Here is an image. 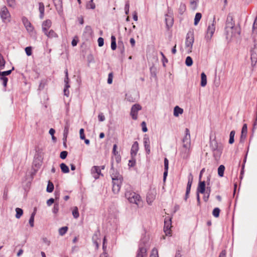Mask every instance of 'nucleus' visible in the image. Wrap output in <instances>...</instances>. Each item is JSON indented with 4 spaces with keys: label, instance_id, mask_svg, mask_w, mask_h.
<instances>
[{
    "label": "nucleus",
    "instance_id": "nucleus-1",
    "mask_svg": "<svg viewBox=\"0 0 257 257\" xmlns=\"http://www.w3.org/2000/svg\"><path fill=\"white\" fill-rule=\"evenodd\" d=\"M191 138L189 130L185 129V135L182 140V145L179 148V155L183 160L189 159L191 153Z\"/></svg>",
    "mask_w": 257,
    "mask_h": 257
},
{
    "label": "nucleus",
    "instance_id": "nucleus-2",
    "mask_svg": "<svg viewBox=\"0 0 257 257\" xmlns=\"http://www.w3.org/2000/svg\"><path fill=\"white\" fill-rule=\"evenodd\" d=\"M109 173L112 180V191L114 193H118L122 184L123 178L118 172L114 170L112 163Z\"/></svg>",
    "mask_w": 257,
    "mask_h": 257
},
{
    "label": "nucleus",
    "instance_id": "nucleus-3",
    "mask_svg": "<svg viewBox=\"0 0 257 257\" xmlns=\"http://www.w3.org/2000/svg\"><path fill=\"white\" fill-rule=\"evenodd\" d=\"M225 32H240V28L239 25H235L232 16L229 14L226 18Z\"/></svg>",
    "mask_w": 257,
    "mask_h": 257
},
{
    "label": "nucleus",
    "instance_id": "nucleus-4",
    "mask_svg": "<svg viewBox=\"0 0 257 257\" xmlns=\"http://www.w3.org/2000/svg\"><path fill=\"white\" fill-rule=\"evenodd\" d=\"M125 197L130 203H134L138 206L142 202L141 196L134 192L127 191L125 193Z\"/></svg>",
    "mask_w": 257,
    "mask_h": 257
},
{
    "label": "nucleus",
    "instance_id": "nucleus-5",
    "mask_svg": "<svg viewBox=\"0 0 257 257\" xmlns=\"http://www.w3.org/2000/svg\"><path fill=\"white\" fill-rule=\"evenodd\" d=\"M194 38L193 33H187L186 42H185V46L186 49H187L188 53H189L192 51V48L193 44L194 43Z\"/></svg>",
    "mask_w": 257,
    "mask_h": 257
},
{
    "label": "nucleus",
    "instance_id": "nucleus-6",
    "mask_svg": "<svg viewBox=\"0 0 257 257\" xmlns=\"http://www.w3.org/2000/svg\"><path fill=\"white\" fill-rule=\"evenodd\" d=\"M142 108L141 105L138 103H136L132 106L130 115L134 120L137 119L138 111L141 110Z\"/></svg>",
    "mask_w": 257,
    "mask_h": 257
},
{
    "label": "nucleus",
    "instance_id": "nucleus-7",
    "mask_svg": "<svg viewBox=\"0 0 257 257\" xmlns=\"http://www.w3.org/2000/svg\"><path fill=\"white\" fill-rule=\"evenodd\" d=\"M165 22L167 30L169 31L174 23L173 14L171 13H168L165 15Z\"/></svg>",
    "mask_w": 257,
    "mask_h": 257
},
{
    "label": "nucleus",
    "instance_id": "nucleus-8",
    "mask_svg": "<svg viewBox=\"0 0 257 257\" xmlns=\"http://www.w3.org/2000/svg\"><path fill=\"white\" fill-rule=\"evenodd\" d=\"M100 232L99 229L95 231L92 237V240L94 244L96 246V248L98 249L99 246V242L100 241Z\"/></svg>",
    "mask_w": 257,
    "mask_h": 257
},
{
    "label": "nucleus",
    "instance_id": "nucleus-9",
    "mask_svg": "<svg viewBox=\"0 0 257 257\" xmlns=\"http://www.w3.org/2000/svg\"><path fill=\"white\" fill-rule=\"evenodd\" d=\"M171 218L170 217H166L164 220V230L166 235L170 234V229L172 227Z\"/></svg>",
    "mask_w": 257,
    "mask_h": 257
},
{
    "label": "nucleus",
    "instance_id": "nucleus-10",
    "mask_svg": "<svg viewBox=\"0 0 257 257\" xmlns=\"http://www.w3.org/2000/svg\"><path fill=\"white\" fill-rule=\"evenodd\" d=\"M143 143L146 154L149 155L150 154V141L149 136L147 135H145L143 138Z\"/></svg>",
    "mask_w": 257,
    "mask_h": 257
},
{
    "label": "nucleus",
    "instance_id": "nucleus-11",
    "mask_svg": "<svg viewBox=\"0 0 257 257\" xmlns=\"http://www.w3.org/2000/svg\"><path fill=\"white\" fill-rule=\"evenodd\" d=\"M12 72V70H8L4 72H0V79L2 81V84L4 87H6L8 82V78L6 76L10 75Z\"/></svg>",
    "mask_w": 257,
    "mask_h": 257
},
{
    "label": "nucleus",
    "instance_id": "nucleus-12",
    "mask_svg": "<svg viewBox=\"0 0 257 257\" xmlns=\"http://www.w3.org/2000/svg\"><path fill=\"white\" fill-rule=\"evenodd\" d=\"M0 15L3 20H7L10 18V14L6 6H4L1 9Z\"/></svg>",
    "mask_w": 257,
    "mask_h": 257
},
{
    "label": "nucleus",
    "instance_id": "nucleus-13",
    "mask_svg": "<svg viewBox=\"0 0 257 257\" xmlns=\"http://www.w3.org/2000/svg\"><path fill=\"white\" fill-rule=\"evenodd\" d=\"M65 78L64 79V82L65 83V87H64L63 91H64V94L65 96L68 97L69 96V90H68V89L70 87V85L68 84L69 78H68L67 69H66L65 71Z\"/></svg>",
    "mask_w": 257,
    "mask_h": 257
},
{
    "label": "nucleus",
    "instance_id": "nucleus-14",
    "mask_svg": "<svg viewBox=\"0 0 257 257\" xmlns=\"http://www.w3.org/2000/svg\"><path fill=\"white\" fill-rule=\"evenodd\" d=\"M23 23L28 32H31L33 31V27L31 23L28 21V19L25 17L22 18Z\"/></svg>",
    "mask_w": 257,
    "mask_h": 257
},
{
    "label": "nucleus",
    "instance_id": "nucleus-15",
    "mask_svg": "<svg viewBox=\"0 0 257 257\" xmlns=\"http://www.w3.org/2000/svg\"><path fill=\"white\" fill-rule=\"evenodd\" d=\"M247 133V124L246 123H244L243 125V126H242V130H241V136H240V143H243L244 141H245Z\"/></svg>",
    "mask_w": 257,
    "mask_h": 257
},
{
    "label": "nucleus",
    "instance_id": "nucleus-16",
    "mask_svg": "<svg viewBox=\"0 0 257 257\" xmlns=\"http://www.w3.org/2000/svg\"><path fill=\"white\" fill-rule=\"evenodd\" d=\"M223 150V146L220 144L219 147L212 151L213 155L215 160L218 159L221 155Z\"/></svg>",
    "mask_w": 257,
    "mask_h": 257
},
{
    "label": "nucleus",
    "instance_id": "nucleus-17",
    "mask_svg": "<svg viewBox=\"0 0 257 257\" xmlns=\"http://www.w3.org/2000/svg\"><path fill=\"white\" fill-rule=\"evenodd\" d=\"M139 148V143L138 142H135L132 146L131 150V154L133 158L137 155Z\"/></svg>",
    "mask_w": 257,
    "mask_h": 257
},
{
    "label": "nucleus",
    "instance_id": "nucleus-18",
    "mask_svg": "<svg viewBox=\"0 0 257 257\" xmlns=\"http://www.w3.org/2000/svg\"><path fill=\"white\" fill-rule=\"evenodd\" d=\"M56 9L60 15H61L63 12L62 1L53 0Z\"/></svg>",
    "mask_w": 257,
    "mask_h": 257
},
{
    "label": "nucleus",
    "instance_id": "nucleus-19",
    "mask_svg": "<svg viewBox=\"0 0 257 257\" xmlns=\"http://www.w3.org/2000/svg\"><path fill=\"white\" fill-rule=\"evenodd\" d=\"M250 59L251 65L254 66L257 62V51L255 49H251L250 51Z\"/></svg>",
    "mask_w": 257,
    "mask_h": 257
},
{
    "label": "nucleus",
    "instance_id": "nucleus-20",
    "mask_svg": "<svg viewBox=\"0 0 257 257\" xmlns=\"http://www.w3.org/2000/svg\"><path fill=\"white\" fill-rule=\"evenodd\" d=\"M91 174L93 175V177L95 179H98L99 178V175L101 174V171L99 169V167L97 166H93L91 169Z\"/></svg>",
    "mask_w": 257,
    "mask_h": 257
},
{
    "label": "nucleus",
    "instance_id": "nucleus-21",
    "mask_svg": "<svg viewBox=\"0 0 257 257\" xmlns=\"http://www.w3.org/2000/svg\"><path fill=\"white\" fill-rule=\"evenodd\" d=\"M205 191V182L200 181L197 189V193H204Z\"/></svg>",
    "mask_w": 257,
    "mask_h": 257
},
{
    "label": "nucleus",
    "instance_id": "nucleus-22",
    "mask_svg": "<svg viewBox=\"0 0 257 257\" xmlns=\"http://www.w3.org/2000/svg\"><path fill=\"white\" fill-rule=\"evenodd\" d=\"M147 249L144 247H140L136 257H147Z\"/></svg>",
    "mask_w": 257,
    "mask_h": 257
},
{
    "label": "nucleus",
    "instance_id": "nucleus-23",
    "mask_svg": "<svg viewBox=\"0 0 257 257\" xmlns=\"http://www.w3.org/2000/svg\"><path fill=\"white\" fill-rule=\"evenodd\" d=\"M52 22L50 20L45 21L42 24V30L43 31H47L50 28Z\"/></svg>",
    "mask_w": 257,
    "mask_h": 257
},
{
    "label": "nucleus",
    "instance_id": "nucleus-24",
    "mask_svg": "<svg viewBox=\"0 0 257 257\" xmlns=\"http://www.w3.org/2000/svg\"><path fill=\"white\" fill-rule=\"evenodd\" d=\"M188 181L187 188H186V191H187L188 193H190L191 185H192V184L193 182V177L192 174L191 173H190L189 175H188Z\"/></svg>",
    "mask_w": 257,
    "mask_h": 257
},
{
    "label": "nucleus",
    "instance_id": "nucleus-25",
    "mask_svg": "<svg viewBox=\"0 0 257 257\" xmlns=\"http://www.w3.org/2000/svg\"><path fill=\"white\" fill-rule=\"evenodd\" d=\"M39 10L40 13V18L42 19L44 18L45 11V7L43 3H39Z\"/></svg>",
    "mask_w": 257,
    "mask_h": 257
},
{
    "label": "nucleus",
    "instance_id": "nucleus-26",
    "mask_svg": "<svg viewBox=\"0 0 257 257\" xmlns=\"http://www.w3.org/2000/svg\"><path fill=\"white\" fill-rule=\"evenodd\" d=\"M183 112L182 108L179 107L178 106H176L174 109V115L175 116H178L179 114H181Z\"/></svg>",
    "mask_w": 257,
    "mask_h": 257
},
{
    "label": "nucleus",
    "instance_id": "nucleus-27",
    "mask_svg": "<svg viewBox=\"0 0 257 257\" xmlns=\"http://www.w3.org/2000/svg\"><path fill=\"white\" fill-rule=\"evenodd\" d=\"M201 86L202 87H204L206 86V85L207 84V77H206V75H205V74L204 72H202L201 74Z\"/></svg>",
    "mask_w": 257,
    "mask_h": 257
},
{
    "label": "nucleus",
    "instance_id": "nucleus-28",
    "mask_svg": "<svg viewBox=\"0 0 257 257\" xmlns=\"http://www.w3.org/2000/svg\"><path fill=\"white\" fill-rule=\"evenodd\" d=\"M219 145L216 140H212L210 142V147L212 151L213 150L217 149L219 147Z\"/></svg>",
    "mask_w": 257,
    "mask_h": 257
},
{
    "label": "nucleus",
    "instance_id": "nucleus-29",
    "mask_svg": "<svg viewBox=\"0 0 257 257\" xmlns=\"http://www.w3.org/2000/svg\"><path fill=\"white\" fill-rule=\"evenodd\" d=\"M215 31V18H214L212 23L208 26L207 32H214Z\"/></svg>",
    "mask_w": 257,
    "mask_h": 257
},
{
    "label": "nucleus",
    "instance_id": "nucleus-30",
    "mask_svg": "<svg viewBox=\"0 0 257 257\" xmlns=\"http://www.w3.org/2000/svg\"><path fill=\"white\" fill-rule=\"evenodd\" d=\"M61 171L64 173H68L69 172L68 167L64 163H61L60 165Z\"/></svg>",
    "mask_w": 257,
    "mask_h": 257
},
{
    "label": "nucleus",
    "instance_id": "nucleus-31",
    "mask_svg": "<svg viewBox=\"0 0 257 257\" xmlns=\"http://www.w3.org/2000/svg\"><path fill=\"white\" fill-rule=\"evenodd\" d=\"M225 170V167L223 165H221L218 168V175L219 177H223L224 175V172Z\"/></svg>",
    "mask_w": 257,
    "mask_h": 257
},
{
    "label": "nucleus",
    "instance_id": "nucleus-32",
    "mask_svg": "<svg viewBox=\"0 0 257 257\" xmlns=\"http://www.w3.org/2000/svg\"><path fill=\"white\" fill-rule=\"evenodd\" d=\"M111 48L112 50H115L116 48V39L115 36L111 37Z\"/></svg>",
    "mask_w": 257,
    "mask_h": 257
},
{
    "label": "nucleus",
    "instance_id": "nucleus-33",
    "mask_svg": "<svg viewBox=\"0 0 257 257\" xmlns=\"http://www.w3.org/2000/svg\"><path fill=\"white\" fill-rule=\"evenodd\" d=\"M54 190V185L50 181H48L46 191L49 193L52 192Z\"/></svg>",
    "mask_w": 257,
    "mask_h": 257
},
{
    "label": "nucleus",
    "instance_id": "nucleus-34",
    "mask_svg": "<svg viewBox=\"0 0 257 257\" xmlns=\"http://www.w3.org/2000/svg\"><path fill=\"white\" fill-rule=\"evenodd\" d=\"M202 15L200 13H197L196 14L194 19V25L196 26L199 22L200 21V19H201Z\"/></svg>",
    "mask_w": 257,
    "mask_h": 257
},
{
    "label": "nucleus",
    "instance_id": "nucleus-35",
    "mask_svg": "<svg viewBox=\"0 0 257 257\" xmlns=\"http://www.w3.org/2000/svg\"><path fill=\"white\" fill-rule=\"evenodd\" d=\"M16 217L18 219L20 218L23 214V210L20 208H16Z\"/></svg>",
    "mask_w": 257,
    "mask_h": 257
},
{
    "label": "nucleus",
    "instance_id": "nucleus-36",
    "mask_svg": "<svg viewBox=\"0 0 257 257\" xmlns=\"http://www.w3.org/2000/svg\"><path fill=\"white\" fill-rule=\"evenodd\" d=\"M199 0H191L190 2V7L193 10H196Z\"/></svg>",
    "mask_w": 257,
    "mask_h": 257
},
{
    "label": "nucleus",
    "instance_id": "nucleus-37",
    "mask_svg": "<svg viewBox=\"0 0 257 257\" xmlns=\"http://www.w3.org/2000/svg\"><path fill=\"white\" fill-rule=\"evenodd\" d=\"M235 132L234 131H232L230 132L229 134V143L230 144H232L234 143V136H235Z\"/></svg>",
    "mask_w": 257,
    "mask_h": 257
},
{
    "label": "nucleus",
    "instance_id": "nucleus-38",
    "mask_svg": "<svg viewBox=\"0 0 257 257\" xmlns=\"http://www.w3.org/2000/svg\"><path fill=\"white\" fill-rule=\"evenodd\" d=\"M68 230V227L67 226H64L61 227L59 229V233L60 235H64Z\"/></svg>",
    "mask_w": 257,
    "mask_h": 257
},
{
    "label": "nucleus",
    "instance_id": "nucleus-39",
    "mask_svg": "<svg viewBox=\"0 0 257 257\" xmlns=\"http://www.w3.org/2000/svg\"><path fill=\"white\" fill-rule=\"evenodd\" d=\"M185 64L187 66H191L193 64V60L190 56H187L186 58Z\"/></svg>",
    "mask_w": 257,
    "mask_h": 257
},
{
    "label": "nucleus",
    "instance_id": "nucleus-40",
    "mask_svg": "<svg viewBox=\"0 0 257 257\" xmlns=\"http://www.w3.org/2000/svg\"><path fill=\"white\" fill-rule=\"evenodd\" d=\"M220 209L219 208H215L212 212V214L215 217H218L219 215Z\"/></svg>",
    "mask_w": 257,
    "mask_h": 257
},
{
    "label": "nucleus",
    "instance_id": "nucleus-41",
    "mask_svg": "<svg viewBox=\"0 0 257 257\" xmlns=\"http://www.w3.org/2000/svg\"><path fill=\"white\" fill-rule=\"evenodd\" d=\"M72 214H73L74 218H78V217L79 216V214L78 208L77 207H74V208L72 211Z\"/></svg>",
    "mask_w": 257,
    "mask_h": 257
},
{
    "label": "nucleus",
    "instance_id": "nucleus-42",
    "mask_svg": "<svg viewBox=\"0 0 257 257\" xmlns=\"http://www.w3.org/2000/svg\"><path fill=\"white\" fill-rule=\"evenodd\" d=\"M150 257H159L157 249L154 248L152 250V253Z\"/></svg>",
    "mask_w": 257,
    "mask_h": 257
},
{
    "label": "nucleus",
    "instance_id": "nucleus-43",
    "mask_svg": "<svg viewBox=\"0 0 257 257\" xmlns=\"http://www.w3.org/2000/svg\"><path fill=\"white\" fill-rule=\"evenodd\" d=\"M5 65V61L3 58V57L0 54V69H2L4 68Z\"/></svg>",
    "mask_w": 257,
    "mask_h": 257
},
{
    "label": "nucleus",
    "instance_id": "nucleus-44",
    "mask_svg": "<svg viewBox=\"0 0 257 257\" xmlns=\"http://www.w3.org/2000/svg\"><path fill=\"white\" fill-rule=\"evenodd\" d=\"M209 181L210 178L209 177H207V186L206 187V190L205 189V192L206 193V194H210L211 192V187L209 186Z\"/></svg>",
    "mask_w": 257,
    "mask_h": 257
},
{
    "label": "nucleus",
    "instance_id": "nucleus-45",
    "mask_svg": "<svg viewBox=\"0 0 257 257\" xmlns=\"http://www.w3.org/2000/svg\"><path fill=\"white\" fill-rule=\"evenodd\" d=\"M7 4L9 7H14L16 5L15 0H6Z\"/></svg>",
    "mask_w": 257,
    "mask_h": 257
},
{
    "label": "nucleus",
    "instance_id": "nucleus-46",
    "mask_svg": "<svg viewBox=\"0 0 257 257\" xmlns=\"http://www.w3.org/2000/svg\"><path fill=\"white\" fill-rule=\"evenodd\" d=\"M68 133V128L66 127H65L64 131V138H63V143L64 144H65V141H66V138Z\"/></svg>",
    "mask_w": 257,
    "mask_h": 257
},
{
    "label": "nucleus",
    "instance_id": "nucleus-47",
    "mask_svg": "<svg viewBox=\"0 0 257 257\" xmlns=\"http://www.w3.org/2000/svg\"><path fill=\"white\" fill-rule=\"evenodd\" d=\"M160 54L162 56V62L163 66H165V63H168V59L166 58V57L165 56L164 54L162 52H160Z\"/></svg>",
    "mask_w": 257,
    "mask_h": 257
},
{
    "label": "nucleus",
    "instance_id": "nucleus-48",
    "mask_svg": "<svg viewBox=\"0 0 257 257\" xmlns=\"http://www.w3.org/2000/svg\"><path fill=\"white\" fill-rule=\"evenodd\" d=\"M180 13L182 14L186 10V6L185 4H181L179 8Z\"/></svg>",
    "mask_w": 257,
    "mask_h": 257
},
{
    "label": "nucleus",
    "instance_id": "nucleus-49",
    "mask_svg": "<svg viewBox=\"0 0 257 257\" xmlns=\"http://www.w3.org/2000/svg\"><path fill=\"white\" fill-rule=\"evenodd\" d=\"M86 7L88 9H94L95 8V5L94 3L89 2L86 5Z\"/></svg>",
    "mask_w": 257,
    "mask_h": 257
},
{
    "label": "nucleus",
    "instance_id": "nucleus-50",
    "mask_svg": "<svg viewBox=\"0 0 257 257\" xmlns=\"http://www.w3.org/2000/svg\"><path fill=\"white\" fill-rule=\"evenodd\" d=\"M68 153L67 151H64L61 152L60 157L62 159H65L67 156Z\"/></svg>",
    "mask_w": 257,
    "mask_h": 257
},
{
    "label": "nucleus",
    "instance_id": "nucleus-51",
    "mask_svg": "<svg viewBox=\"0 0 257 257\" xmlns=\"http://www.w3.org/2000/svg\"><path fill=\"white\" fill-rule=\"evenodd\" d=\"M78 42V38L77 36H75L72 40L71 44L73 47L76 46Z\"/></svg>",
    "mask_w": 257,
    "mask_h": 257
},
{
    "label": "nucleus",
    "instance_id": "nucleus-52",
    "mask_svg": "<svg viewBox=\"0 0 257 257\" xmlns=\"http://www.w3.org/2000/svg\"><path fill=\"white\" fill-rule=\"evenodd\" d=\"M59 211V205L58 203H55L53 208V212L55 214L57 213Z\"/></svg>",
    "mask_w": 257,
    "mask_h": 257
},
{
    "label": "nucleus",
    "instance_id": "nucleus-53",
    "mask_svg": "<svg viewBox=\"0 0 257 257\" xmlns=\"http://www.w3.org/2000/svg\"><path fill=\"white\" fill-rule=\"evenodd\" d=\"M252 31L253 32H257V18H256L254 21L252 26Z\"/></svg>",
    "mask_w": 257,
    "mask_h": 257
},
{
    "label": "nucleus",
    "instance_id": "nucleus-54",
    "mask_svg": "<svg viewBox=\"0 0 257 257\" xmlns=\"http://www.w3.org/2000/svg\"><path fill=\"white\" fill-rule=\"evenodd\" d=\"M25 51L28 56L32 55V48L31 47H27L25 48Z\"/></svg>",
    "mask_w": 257,
    "mask_h": 257
},
{
    "label": "nucleus",
    "instance_id": "nucleus-55",
    "mask_svg": "<svg viewBox=\"0 0 257 257\" xmlns=\"http://www.w3.org/2000/svg\"><path fill=\"white\" fill-rule=\"evenodd\" d=\"M112 78L113 75L112 73H110L108 74V79H107V83L109 84H111L112 82Z\"/></svg>",
    "mask_w": 257,
    "mask_h": 257
},
{
    "label": "nucleus",
    "instance_id": "nucleus-56",
    "mask_svg": "<svg viewBox=\"0 0 257 257\" xmlns=\"http://www.w3.org/2000/svg\"><path fill=\"white\" fill-rule=\"evenodd\" d=\"M42 241L44 243H45L47 246H49L50 245V241L46 237H43L42 238Z\"/></svg>",
    "mask_w": 257,
    "mask_h": 257
},
{
    "label": "nucleus",
    "instance_id": "nucleus-57",
    "mask_svg": "<svg viewBox=\"0 0 257 257\" xmlns=\"http://www.w3.org/2000/svg\"><path fill=\"white\" fill-rule=\"evenodd\" d=\"M98 44L99 47H102L104 44V40L102 38L99 37L98 39Z\"/></svg>",
    "mask_w": 257,
    "mask_h": 257
},
{
    "label": "nucleus",
    "instance_id": "nucleus-58",
    "mask_svg": "<svg viewBox=\"0 0 257 257\" xmlns=\"http://www.w3.org/2000/svg\"><path fill=\"white\" fill-rule=\"evenodd\" d=\"M80 133V138L81 140H84L85 139V135L84 134V129L81 128L79 131Z\"/></svg>",
    "mask_w": 257,
    "mask_h": 257
},
{
    "label": "nucleus",
    "instance_id": "nucleus-59",
    "mask_svg": "<svg viewBox=\"0 0 257 257\" xmlns=\"http://www.w3.org/2000/svg\"><path fill=\"white\" fill-rule=\"evenodd\" d=\"M164 168L165 170H168L169 168V161L167 158L164 159Z\"/></svg>",
    "mask_w": 257,
    "mask_h": 257
},
{
    "label": "nucleus",
    "instance_id": "nucleus-60",
    "mask_svg": "<svg viewBox=\"0 0 257 257\" xmlns=\"http://www.w3.org/2000/svg\"><path fill=\"white\" fill-rule=\"evenodd\" d=\"M142 126V131L143 132H146L148 131L147 127L146 126V124L145 121H143L141 123Z\"/></svg>",
    "mask_w": 257,
    "mask_h": 257
},
{
    "label": "nucleus",
    "instance_id": "nucleus-61",
    "mask_svg": "<svg viewBox=\"0 0 257 257\" xmlns=\"http://www.w3.org/2000/svg\"><path fill=\"white\" fill-rule=\"evenodd\" d=\"M129 7H130V4H129V3L127 2L126 3V4L125 5V7H124L125 12L126 15H127L128 14Z\"/></svg>",
    "mask_w": 257,
    "mask_h": 257
},
{
    "label": "nucleus",
    "instance_id": "nucleus-62",
    "mask_svg": "<svg viewBox=\"0 0 257 257\" xmlns=\"http://www.w3.org/2000/svg\"><path fill=\"white\" fill-rule=\"evenodd\" d=\"M98 119L100 121H103L105 118L102 113H100L98 116Z\"/></svg>",
    "mask_w": 257,
    "mask_h": 257
},
{
    "label": "nucleus",
    "instance_id": "nucleus-63",
    "mask_svg": "<svg viewBox=\"0 0 257 257\" xmlns=\"http://www.w3.org/2000/svg\"><path fill=\"white\" fill-rule=\"evenodd\" d=\"M45 84H46L45 81L42 80L39 84V89H43L44 88Z\"/></svg>",
    "mask_w": 257,
    "mask_h": 257
},
{
    "label": "nucleus",
    "instance_id": "nucleus-64",
    "mask_svg": "<svg viewBox=\"0 0 257 257\" xmlns=\"http://www.w3.org/2000/svg\"><path fill=\"white\" fill-rule=\"evenodd\" d=\"M45 34L48 38H52V37H57L56 33H45Z\"/></svg>",
    "mask_w": 257,
    "mask_h": 257
}]
</instances>
